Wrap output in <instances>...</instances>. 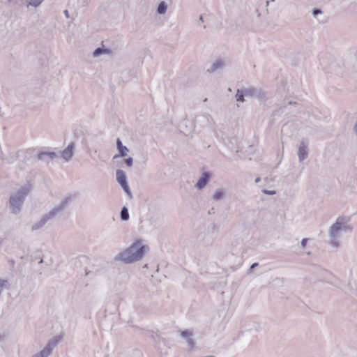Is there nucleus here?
<instances>
[{"instance_id": "2", "label": "nucleus", "mask_w": 357, "mask_h": 357, "mask_svg": "<svg viewBox=\"0 0 357 357\" xmlns=\"http://www.w3.org/2000/svg\"><path fill=\"white\" fill-rule=\"evenodd\" d=\"M30 190L31 185L26 184L21 187L16 193L10 197L9 206L12 213L18 214L21 211L25 197L28 195Z\"/></svg>"}, {"instance_id": "23", "label": "nucleus", "mask_w": 357, "mask_h": 357, "mask_svg": "<svg viewBox=\"0 0 357 357\" xmlns=\"http://www.w3.org/2000/svg\"><path fill=\"white\" fill-rule=\"evenodd\" d=\"M9 283L7 280H3L0 278V288L3 289V288H8Z\"/></svg>"}, {"instance_id": "35", "label": "nucleus", "mask_w": 357, "mask_h": 357, "mask_svg": "<svg viewBox=\"0 0 357 357\" xmlns=\"http://www.w3.org/2000/svg\"><path fill=\"white\" fill-rule=\"evenodd\" d=\"M3 240L2 238H0V245L3 243Z\"/></svg>"}, {"instance_id": "3", "label": "nucleus", "mask_w": 357, "mask_h": 357, "mask_svg": "<svg viewBox=\"0 0 357 357\" xmlns=\"http://www.w3.org/2000/svg\"><path fill=\"white\" fill-rule=\"evenodd\" d=\"M341 220H343V218H338L329 229V243L331 246L336 248L339 247L338 238L340 231H351L352 230V227L350 225H346Z\"/></svg>"}, {"instance_id": "37", "label": "nucleus", "mask_w": 357, "mask_h": 357, "mask_svg": "<svg viewBox=\"0 0 357 357\" xmlns=\"http://www.w3.org/2000/svg\"><path fill=\"white\" fill-rule=\"evenodd\" d=\"M289 104L291 105V104H293V102L290 101V102H289Z\"/></svg>"}, {"instance_id": "25", "label": "nucleus", "mask_w": 357, "mask_h": 357, "mask_svg": "<svg viewBox=\"0 0 357 357\" xmlns=\"http://www.w3.org/2000/svg\"><path fill=\"white\" fill-rule=\"evenodd\" d=\"M8 263H9V265H10V270L11 271H13L14 268H15V261L14 259H8Z\"/></svg>"}, {"instance_id": "7", "label": "nucleus", "mask_w": 357, "mask_h": 357, "mask_svg": "<svg viewBox=\"0 0 357 357\" xmlns=\"http://www.w3.org/2000/svg\"><path fill=\"white\" fill-rule=\"evenodd\" d=\"M57 157L58 155L54 151H41L37 155L38 160L43 161L46 164H49L51 160H53Z\"/></svg>"}, {"instance_id": "22", "label": "nucleus", "mask_w": 357, "mask_h": 357, "mask_svg": "<svg viewBox=\"0 0 357 357\" xmlns=\"http://www.w3.org/2000/svg\"><path fill=\"white\" fill-rule=\"evenodd\" d=\"M102 54H103L102 47H98L93 52L94 57H98Z\"/></svg>"}, {"instance_id": "32", "label": "nucleus", "mask_w": 357, "mask_h": 357, "mask_svg": "<svg viewBox=\"0 0 357 357\" xmlns=\"http://www.w3.org/2000/svg\"><path fill=\"white\" fill-rule=\"evenodd\" d=\"M354 131L357 134V121L355 123Z\"/></svg>"}, {"instance_id": "8", "label": "nucleus", "mask_w": 357, "mask_h": 357, "mask_svg": "<svg viewBox=\"0 0 357 357\" xmlns=\"http://www.w3.org/2000/svg\"><path fill=\"white\" fill-rule=\"evenodd\" d=\"M210 178H211L210 172H203L201 177L199 178L197 183L195 184V187L199 190L203 189L206 185V184L208 183Z\"/></svg>"}, {"instance_id": "26", "label": "nucleus", "mask_w": 357, "mask_h": 357, "mask_svg": "<svg viewBox=\"0 0 357 357\" xmlns=\"http://www.w3.org/2000/svg\"><path fill=\"white\" fill-rule=\"evenodd\" d=\"M322 11L320 8H314L312 10V14L314 17H317L318 14H321Z\"/></svg>"}, {"instance_id": "11", "label": "nucleus", "mask_w": 357, "mask_h": 357, "mask_svg": "<svg viewBox=\"0 0 357 357\" xmlns=\"http://www.w3.org/2000/svg\"><path fill=\"white\" fill-rule=\"evenodd\" d=\"M181 336L185 340L186 343L190 348H192L194 347L195 343L192 337L193 334L191 331L189 330H184L181 331Z\"/></svg>"}, {"instance_id": "34", "label": "nucleus", "mask_w": 357, "mask_h": 357, "mask_svg": "<svg viewBox=\"0 0 357 357\" xmlns=\"http://www.w3.org/2000/svg\"><path fill=\"white\" fill-rule=\"evenodd\" d=\"M199 20H200V21H202V22H203V17H202V15H200V17H199Z\"/></svg>"}, {"instance_id": "9", "label": "nucleus", "mask_w": 357, "mask_h": 357, "mask_svg": "<svg viewBox=\"0 0 357 357\" xmlns=\"http://www.w3.org/2000/svg\"><path fill=\"white\" fill-rule=\"evenodd\" d=\"M62 336L61 335H56L50 339L47 344L43 348V349H47V354L50 356L52 352V349L57 346V344L61 341Z\"/></svg>"}, {"instance_id": "33", "label": "nucleus", "mask_w": 357, "mask_h": 357, "mask_svg": "<svg viewBox=\"0 0 357 357\" xmlns=\"http://www.w3.org/2000/svg\"><path fill=\"white\" fill-rule=\"evenodd\" d=\"M260 181H261L260 177H257V178H255V183H259Z\"/></svg>"}, {"instance_id": "18", "label": "nucleus", "mask_w": 357, "mask_h": 357, "mask_svg": "<svg viewBox=\"0 0 357 357\" xmlns=\"http://www.w3.org/2000/svg\"><path fill=\"white\" fill-rule=\"evenodd\" d=\"M129 212L126 206L122 207L120 211V219L121 221H127L129 220Z\"/></svg>"}, {"instance_id": "28", "label": "nucleus", "mask_w": 357, "mask_h": 357, "mask_svg": "<svg viewBox=\"0 0 357 357\" xmlns=\"http://www.w3.org/2000/svg\"><path fill=\"white\" fill-rule=\"evenodd\" d=\"M307 241H308V238H303V239L301 240V246H302L303 248H305V245H306V244H307Z\"/></svg>"}, {"instance_id": "30", "label": "nucleus", "mask_w": 357, "mask_h": 357, "mask_svg": "<svg viewBox=\"0 0 357 357\" xmlns=\"http://www.w3.org/2000/svg\"><path fill=\"white\" fill-rule=\"evenodd\" d=\"M259 265V264L257 262H255L253 263L251 266H250V269H253L255 268V267H257V266Z\"/></svg>"}, {"instance_id": "36", "label": "nucleus", "mask_w": 357, "mask_h": 357, "mask_svg": "<svg viewBox=\"0 0 357 357\" xmlns=\"http://www.w3.org/2000/svg\"><path fill=\"white\" fill-rule=\"evenodd\" d=\"M43 259H40V261H39V263H40V264H41V263H43Z\"/></svg>"}, {"instance_id": "27", "label": "nucleus", "mask_w": 357, "mask_h": 357, "mask_svg": "<svg viewBox=\"0 0 357 357\" xmlns=\"http://www.w3.org/2000/svg\"><path fill=\"white\" fill-rule=\"evenodd\" d=\"M262 192L264 194L268 195H273L275 194V190H268L264 189L262 190Z\"/></svg>"}, {"instance_id": "24", "label": "nucleus", "mask_w": 357, "mask_h": 357, "mask_svg": "<svg viewBox=\"0 0 357 357\" xmlns=\"http://www.w3.org/2000/svg\"><path fill=\"white\" fill-rule=\"evenodd\" d=\"M124 163L128 167H131L133 164V159L132 157H128L124 160Z\"/></svg>"}, {"instance_id": "12", "label": "nucleus", "mask_w": 357, "mask_h": 357, "mask_svg": "<svg viewBox=\"0 0 357 357\" xmlns=\"http://www.w3.org/2000/svg\"><path fill=\"white\" fill-rule=\"evenodd\" d=\"M116 147L119 153L115 155L114 156V158H116L119 157H124L127 155V153L129 151L128 149L126 146L123 145L121 139L119 138L116 139Z\"/></svg>"}, {"instance_id": "13", "label": "nucleus", "mask_w": 357, "mask_h": 357, "mask_svg": "<svg viewBox=\"0 0 357 357\" xmlns=\"http://www.w3.org/2000/svg\"><path fill=\"white\" fill-rule=\"evenodd\" d=\"M72 197L71 196L65 197L59 204L55 206L59 211L61 213L71 203Z\"/></svg>"}, {"instance_id": "17", "label": "nucleus", "mask_w": 357, "mask_h": 357, "mask_svg": "<svg viewBox=\"0 0 357 357\" xmlns=\"http://www.w3.org/2000/svg\"><path fill=\"white\" fill-rule=\"evenodd\" d=\"M167 10V4L165 1H162L159 3L157 7V13L159 15H163Z\"/></svg>"}, {"instance_id": "29", "label": "nucleus", "mask_w": 357, "mask_h": 357, "mask_svg": "<svg viewBox=\"0 0 357 357\" xmlns=\"http://www.w3.org/2000/svg\"><path fill=\"white\" fill-rule=\"evenodd\" d=\"M102 51H103V54H109L112 52L111 50H109L108 48H105L104 47H102Z\"/></svg>"}, {"instance_id": "6", "label": "nucleus", "mask_w": 357, "mask_h": 357, "mask_svg": "<svg viewBox=\"0 0 357 357\" xmlns=\"http://www.w3.org/2000/svg\"><path fill=\"white\" fill-rule=\"evenodd\" d=\"M298 156L299 162H302L308 156V142L306 139H303L301 142L298 151Z\"/></svg>"}, {"instance_id": "5", "label": "nucleus", "mask_w": 357, "mask_h": 357, "mask_svg": "<svg viewBox=\"0 0 357 357\" xmlns=\"http://www.w3.org/2000/svg\"><path fill=\"white\" fill-rule=\"evenodd\" d=\"M116 181L120 186L129 195L130 197H132V192L128 183L127 176L125 172L122 169H117L116 172Z\"/></svg>"}, {"instance_id": "19", "label": "nucleus", "mask_w": 357, "mask_h": 357, "mask_svg": "<svg viewBox=\"0 0 357 357\" xmlns=\"http://www.w3.org/2000/svg\"><path fill=\"white\" fill-rule=\"evenodd\" d=\"M46 223H47V222L45 221V220L42 216L39 221H38L37 222L34 223L32 225L31 230L32 231H35V230H38L39 229H41L42 227H43L45 225Z\"/></svg>"}, {"instance_id": "1", "label": "nucleus", "mask_w": 357, "mask_h": 357, "mask_svg": "<svg viewBox=\"0 0 357 357\" xmlns=\"http://www.w3.org/2000/svg\"><path fill=\"white\" fill-rule=\"evenodd\" d=\"M149 250V247L143 245L142 240H136L131 245L119 253L115 261H122L124 264H132L142 259Z\"/></svg>"}, {"instance_id": "16", "label": "nucleus", "mask_w": 357, "mask_h": 357, "mask_svg": "<svg viewBox=\"0 0 357 357\" xmlns=\"http://www.w3.org/2000/svg\"><path fill=\"white\" fill-rule=\"evenodd\" d=\"M225 195V190L222 188H218L215 190L212 199L215 201L221 200Z\"/></svg>"}, {"instance_id": "21", "label": "nucleus", "mask_w": 357, "mask_h": 357, "mask_svg": "<svg viewBox=\"0 0 357 357\" xmlns=\"http://www.w3.org/2000/svg\"><path fill=\"white\" fill-rule=\"evenodd\" d=\"M47 349H42L40 352L33 355L31 357H48Z\"/></svg>"}, {"instance_id": "10", "label": "nucleus", "mask_w": 357, "mask_h": 357, "mask_svg": "<svg viewBox=\"0 0 357 357\" xmlns=\"http://www.w3.org/2000/svg\"><path fill=\"white\" fill-rule=\"evenodd\" d=\"M74 142H70L68 146L62 151L61 156L66 161H69L73 155Z\"/></svg>"}, {"instance_id": "14", "label": "nucleus", "mask_w": 357, "mask_h": 357, "mask_svg": "<svg viewBox=\"0 0 357 357\" xmlns=\"http://www.w3.org/2000/svg\"><path fill=\"white\" fill-rule=\"evenodd\" d=\"M61 213L59 211V210L54 207L52 210H51L47 213H45L43 215V218L45 220V221L47 222L48 221H50L52 220H54L56 215L60 214Z\"/></svg>"}, {"instance_id": "4", "label": "nucleus", "mask_w": 357, "mask_h": 357, "mask_svg": "<svg viewBox=\"0 0 357 357\" xmlns=\"http://www.w3.org/2000/svg\"><path fill=\"white\" fill-rule=\"evenodd\" d=\"M245 97L250 98H256L261 100L265 97V94L260 88L250 87L238 89L236 93V101L243 102L245 101Z\"/></svg>"}, {"instance_id": "15", "label": "nucleus", "mask_w": 357, "mask_h": 357, "mask_svg": "<svg viewBox=\"0 0 357 357\" xmlns=\"http://www.w3.org/2000/svg\"><path fill=\"white\" fill-rule=\"evenodd\" d=\"M224 66V63L220 60L215 61L208 69V72L212 73L217 70L218 69H222Z\"/></svg>"}, {"instance_id": "20", "label": "nucleus", "mask_w": 357, "mask_h": 357, "mask_svg": "<svg viewBox=\"0 0 357 357\" xmlns=\"http://www.w3.org/2000/svg\"><path fill=\"white\" fill-rule=\"evenodd\" d=\"M44 0H26L27 6H31L33 7H38L40 6Z\"/></svg>"}, {"instance_id": "31", "label": "nucleus", "mask_w": 357, "mask_h": 357, "mask_svg": "<svg viewBox=\"0 0 357 357\" xmlns=\"http://www.w3.org/2000/svg\"><path fill=\"white\" fill-rule=\"evenodd\" d=\"M63 13H64L65 16H66L67 18H69V17H70V16H69V13H68V10H65L63 11Z\"/></svg>"}]
</instances>
